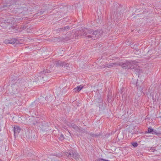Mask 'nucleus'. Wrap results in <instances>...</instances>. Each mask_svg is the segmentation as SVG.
<instances>
[{
	"label": "nucleus",
	"instance_id": "nucleus-21",
	"mask_svg": "<svg viewBox=\"0 0 161 161\" xmlns=\"http://www.w3.org/2000/svg\"><path fill=\"white\" fill-rule=\"evenodd\" d=\"M45 5L48 6V7L46 8H44V9L45 10L52 9L53 7H54V5H50L49 4H45Z\"/></svg>",
	"mask_w": 161,
	"mask_h": 161
},
{
	"label": "nucleus",
	"instance_id": "nucleus-22",
	"mask_svg": "<svg viewBox=\"0 0 161 161\" xmlns=\"http://www.w3.org/2000/svg\"><path fill=\"white\" fill-rule=\"evenodd\" d=\"M90 135L93 137H97L98 136H101V135L100 134H94L93 133H91L90 134Z\"/></svg>",
	"mask_w": 161,
	"mask_h": 161
},
{
	"label": "nucleus",
	"instance_id": "nucleus-41",
	"mask_svg": "<svg viewBox=\"0 0 161 161\" xmlns=\"http://www.w3.org/2000/svg\"><path fill=\"white\" fill-rule=\"evenodd\" d=\"M123 138H124V137L123 136V137H122V139H123Z\"/></svg>",
	"mask_w": 161,
	"mask_h": 161
},
{
	"label": "nucleus",
	"instance_id": "nucleus-14",
	"mask_svg": "<svg viewBox=\"0 0 161 161\" xmlns=\"http://www.w3.org/2000/svg\"><path fill=\"white\" fill-rule=\"evenodd\" d=\"M86 31L87 37L89 38H91L92 39V36H93V34H92L93 31L92 30H87L86 29Z\"/></svg>",
	"mask_w": 161,
	"mask_h": 161
},
{
	"label": "nucleus",
	"instance_id": "nucleus-1",
	"mask_svg": "<svg viewBox=\"0 0 161 161\" xmlns=\"http://www.w3.org/2000/svg\"><path fill=\"white\" fill-rule=\"evenodd\" d=\"M51 72V71L48 69L44 70L39 73L36 77V80L39 81L41 82L44 83L45 81L48 80V77L49 75L48 74Z\"/></svg>",
	"mask_w": 161,
	"mask_h": 161
},
{
	"label": "nucleus",
	"instance_id": "nucleus-20",
	"mask_svg": "<svg viewBox=\"0 0 161 161\" xmlns=\"http://www.w3.org/2000/svg\"><path fill=\"white\" fill-rule=\"evenodd\" d=\"M118 66V62L109 64V68H110L113 67H116Z\"/></svg>",
	"mask_w": 161,
	"mask_h": 161
},
{
	"label": "nucleus",
	"instance_id": "nucleus-34",
	"mask_svg": "<svg viewBox=\"0 0 161 161\" xmlns=\"http://www.w3.org/2000/svg\"><path fill=\"white\" fill-rule=\"evenodd\" d=\"M105 65L106 67H108L109 68V64L106 63H105Z\"/></svg>",
	"mask_w": 161,
	"mask_h": 161
},
{
	"label": "nucleus",
	"instance_id": "nucleus-31",
	"mask_svg": "<svg viewBox=\"0 0 161 161\" xmlns=\"http://www.w3.org/2000/svg\"><path fill=\"white\" fill-rule=\"evenodd\" d=\"M104 159L103 158H99L97 159L95 161H104Z\"/></svg>",
	"mask_w": 161,
	"mask_h": 161
},
{
	"label": "nucleus",
	"instance_id": "nucleus-32",
	"mask_svg": "<svg viewBox=\"0 0 161 161\" xmlns=\"http://www.w3.org/2000/svg\"><path fill=\"white\" fill-rule=\"evenodd\" d=\"M59 31L60 32L64 31L63 28H60L58 29Z\"/></svg>",
	"mask_w": 161,
	"mask_h": 161
},
{
	"label": "nucleus",
	"instance_id": "nucleus-35",
	"mask_svg": "<svg viewBox=\"0 0 161 161\" xmlns=\"http://www.w3.org/2000/svg\"><path fill=\"white\" fill-rule=\"evenodd\" d=\"M43 7L44 8H48V6L45 5V4H43Z\"/></svg>",
	"mask_w": 161,
	"mask_h": 161
},
{
	"label": "nucleus",
	"instance_id": "nucleus-36",
	"mask_svg": "<svg viewBox=\"0 0 161 161\" xmlns=\"http://www.w3.org/2000/svg\"><path fill=\"white\" fill-rule=\"evenodd\" d=\"M121 134H119L118 135V136H117V137L118 138V139L119 140V136L121 135Z\"/></svg>",
	"mask_w": 161,
	"mask_h": 161
},
{
	"label": "nucleus",
	"instance_id": "nucleus-10",
	"mask_svg": "<svg viewBox=\"0 0 161 161\" xmlns=\"http://www.w3.org/2000/svg\"><path fill=\"white\" fill-rule=\"evenodd\" d=\"M137 89L140 91H142L143 89V82L140 80H137L136 84Z\"/></svg>",
	"mask_w": 161,
	"mask_h": 161
},
{
	"label": "nucleus",
	"instance_id": "nucleus-9",
	"mask_svg": "<svg viewBox=\"0 0 161 161\" xmlns=\"http://www.w3.org/2000/svg\"><path fill=\"white\" fill-rule=\"evenodd\" d=\"M15 80V82L16 83L18 82L19 81V83L18 84V85L22 89H23L24 87H25V86L27 85V83L26 81L22 78H19L17 80Z\"/></svg>",
	"mask_w": 161,
	"mask_h": 161
},
{
	"label": "nucleus",
	"instance_id": "nucleus-18",
	"mask_svg": "<svg viewBox=\"0 0 161 161\" xmlns=\"http://www.w3.org/2000/svg\"><path fill=\"white\" fill-rule=\"evenodd\" d=\"M83 87V86L82 85L78 86L77 87L74 89V91L75 92H79L80 91Z\"/></svg>",
	"mask_w": 161,
	"mask_h": 161
},
{
	"label": "nucleus",
	"instance_id": "nucleus-6",
	"mask_svg": "<svg viewBox=\"0 0 161 161\" xmlns=\"http://www.w3.org/2000/svg\"><path fill=\"white\" fill-rule=\"evenodd\" d=\"M19 81L18 82L16 83L15 82V80H12V83L13 84L11 85V88L14 93L20 92L21 91H22V89L18 85V84L19 83Z\"/></svg>",
	"mask_w": 161,
	"mask_h": 161
},
{
	"label": "nucleus",
	"instance_id": "nucleus-30",
	"mask_svg": "<svg viewBox=\"0 0 161 161\" xmlns=\"http://www.w3.org/2000/svg\"><path fill=\"white\" fill-rule=\"evenodd\" d=\"M45 10H44V9H42L40 12H39L38 13H40V14H43Z\"/></svg>",
	"mask_w": 161,
	"mask_h": 161
},
{
	"label": "nucleus",
	"instance_id": "nucleus-5",
	"mask_svg": "<svg viewBox=\"0 0 161 161\" xmlns=\"http://www.w3.org/2000/svg\"><path fill=\"white\" fill-rule=\"evenodd\" d=\"M65 154L69 158H72L76 160L79 159L80 156L75 150H69L68 152L65 153Z\"/></svg>",
	"mask_w": 161,
	"mask_h": 161
},
{
	"label": "nucleus",
	"instance_id": "nucleus-24",
	"mask_svg": "<svg viewBox=\"0 0 161 161\" xmlns=\"http://www.w3.org/2000/svg\"><path fill=\"white\" fill-rule=\"evenodd\" d=\"M63 66H64V67L65 68L68 69H69V64H66L64 62Z\"/></svg>",
	"mask_w": 161,
	"mask_h": 161
},
{
	"label": "nucleus",
	"instance_id": "nucleus-37",
	"mask_svg": "<svg viewBox=\"0 0 161 161\" xmlns=\"http://www.w3.org/2000/svg\"><path fill=\"white\" fill-rule=\"evenodd\" d=\"M102 68H106V66H105V64H103V66H102Z\"/></svg>",
	"mask_w": 161,
	"mask_h": 161
},
{
	"label": "nucleus",
	"instance_id": "nucleus-17",
	"mask_svg": "<svg viewBox=\"0 0 161 161\" xmlns=\"http://www.w3.org/2000/svg\"><path fill=\"white\" fill-rule=\"evenodd\" d=\"M38 102L36 100L34 101L30 105L31 108H34L37 107L38 104Z\"/></svg>",
	"mask_w": 161,
	"mask_h": 161
},
{
	"label": "nucleus",
	"instance_id": "nucleus-19",
	"mask_svg": "<svg viewBox=\"0 0 161 161\" xmlns=\"http://www.w3.org/2000/svg\"><path fill=\"white\" fill-rule=\"evenodd\" d=\"M71 127L75 129V130L77 131H82V130H81L75 124L71 125Z\"/></svg>",
	"mask_w": 161,
	"mask_h": 161
},
{
	"label": "nucleus",
	"instance_id": "nucleus-7",
	"mask_svg": "<svg viewBox=\"0 0 161 161\" xmlns=\"http://www.w3.org/2000/svg\"><path fill=\"white\" fill-rule=\"evenodd\" d=\"M3 3L0 5V12L9 8L11 6V3L8 0H3Z\"/></svg>",
	"mask_w": 161,
	"mask_h": 161
},
{
	"label": "nucleus",
	"instance_id": "nucleus-28",
	"mask_svg": "<svg viewBox=\"0 0 161 161\" xmlns=\"http://www.w3.org/2000/svg\"><path fill=\"white\" fill-rule=\"evenodd\" d=\"M82 36H83L87 37V32L86 30L83 31V33Z\"/></svg>",
	"mask_w": 161,
	"mask_h": 161
},
{
	"label": "nucleus",
	"instance_id": "nucleus-15",
	"mask_svg": "<svg viewBox=\"0 0 161 161\" xmlns=\"http://www.w3.org/2000/svg\"><path fill=\"white\" fill-rule=\"evenodd\" d=\"M17 41V40L16 39L14 38L11 40H6L5 42L7 43L13 44L16 42Z\"/></svg>",
	"mask_w": 161,
	"mask_h": 161
},
{
	"label": "nucleus",
	"instance_id": "nucleus-8",
	"mask_svg": "<svg viewBox=\"0 0 161 161\" xmlns=\"http://www.w3.org/2000/svg\"><path fill=\"white\" fill-rule=\"evenodd\" d=\"M103 33V31L102 30H97L93 31L92 33V34H93V36H91L92 37V39L95 40L101 36Z\"/></svg>",
	"mask_w": 161,
	"mask_h": 161
},
{
	"label": "nucleus",
	"instance_id": "nucleus-12",
	"mask_svg": "<svg viewBox=\"0 0 161 161\" xmlns=\"http://www.w3.org/2000/svg\"><path fill=\"white\" fill-rule=\"evenodd\" d=\"M21 130L20 128L18 126L14 125V136L15 137L17 136Z\"/></svg>",
	"mask_w": 161,
	"mask_h": 161
},
{
	"label": "nucleus",
	"instance_id": "nucleus-11",
	"mask_svg": "<svg viewBox=\"0 0 161 161\" xmlns=\"http://www.w3.org/2000/svg\"><path fill=\"white\" fill-rule=\"evenodd\" d=\"M146 133H150L153 135H158L159 133H157L156 130H154L151 127L148 128L147 131H146Z\"/></svg>",
	"mask_w": 161,
	"mask_h": 161
},
{
	"label": "nucleus",
	"instance_id": "nucleus-25",
	"mask_svg": "<svg viewBox=\"0 0 161 161\" xmlns=\"http://www.w3.org/2000/svg\"><path fill=\"white\" fill-rule=\"evenodd\" d=\"M69 27L68 26H66L63 27V29L64 30V31H67L69 29Z\"/></svg>",
	"mask_w": 161,
	"mask_h": 161
},
{
	"label": "nucleus",
	"instance_id": "nucleus-26",
	"mask_svg": "<svg viewBox=\"0 0 161 161\" xmlns=\"http://www.w3.org/2000/svg\"><path fill=\"white\" fill-rule=\"evenodd\" d=\"M64 137L62 134H61L59 137V139L61 141H63L64 139Z\"/></svg>",
	"mask_w": 161,
	"mask_h": 161
},
{
	"label": "nucleus",
	"instance_id": "nucleus-33",
	"mask_svg": "<svg viewBox=\"0 0 161 161\" xmlns=\"http://www.w3.org/2000/svg\"><path fill=\"white\" fill-rule=\"evenodd\" d=\"M81 34H80V37H81L82 36H83L82 35L83 33V31H81Z\"/></svg>",
	"mask_w": 161,
	"mask_h": 161
},
{
	"label": "nucleus",
	"instance_id": "nucleus-3",
	"mask_svg": "<svg viewBox=\"0 0 161 161\" xmlns=\"http://www.w3.org/2000/svg\"><path fill=\"white\" fill-rule=\"evenodd\" d=\"M114 11H113L112 12H114V18L116 19H120L121 17V14L123 13L124 11L123 8L119 5H118V6L114 5Z\"/></svg>",
	"mask_w": 161,
	"mask_h": 161
},
{
	"label": "nucleus",
	"instance_id": "nucleus-23",
	"mask_svg": "<svg viewBox=\"0 0 161 161\" xmlns=\"http://www.w3.org/2000/svg\"><path fill=\"white\" fill-rule=\"evenodd\" d=\"M62 39H61L60 37H54L53 39V42H59L60 41L62 40Z\"/></svg>",
	"mask_w": 161,
	"mask_h": 161
},
{
	"label": "nucleus",
	"instance_id": "nucleus-4",
	"mask_svg": "<svg viewBox=\"0 0 161 161\" xmlns=\"http://www.w3.org/2000/svg\"><path fill=\"white\" fill-rule=\"evenodd\" d=\"M36 123L37 126L39 127L40 130L42 132H44L50 130L47 123L44 121L36 122Z\"/></svg>",
	"mask_w": 161,
	"mask_h": 161
},
{
	"label": "nucleus",
	"instance_id": "nucleus-27",
	"mask_svg": "<svg viewBox=\"0 0 161 161\" xmlns=\"http://www.w3.org/2000/svg\"><path fill=\"white\" fill-rule=\"evenodd\" d=\"M131 144L134 147H136L138 146L137 143L136 142H133V143H132Z\"/></svg>",
	"mask_w": 161,
	"mask_h": 161
},
{
	"label": "nucleus",
	"instance_id": "nucleus-29",
	"mask_svg": "<svg viewBox=\"0 0 161 161\" xmlns=\"http://www.w3.org/2000/svg\"><path fill=\"white\" fill-rule=\"evenodd\" d=\"M138 131L136 130H134L133 131H131V133L132 135L136 134L137 133Z\"/></svg>",
	"mask_w": 161,
	"mask_h": 161
},
{
	"label": "nucleus",
	"instance_id": "nucleus-38",
	"mask_svg": "<svg viewBox=\"0 0 161 161\" xmlns=\"http://www.w3.org/2000/svg\"><path fill=\"white\" fill-rule=\"evenodd\" d=\"M48 97H45V100H47L48 99Z\"/></svg>",
	"mask_w": 161,
	"mask_h": 161
},
{
	"label": "nucleus",
	"instance_id": "nucleus-2",
	"mask_svg": "<svg viewBox=\"0 0 161 161\" xmlns=\"http://www.w3.org/2000/svg\"><path fill=\"white\" fill-rule=\"evenodd\" d=\"M136 63L135 61H125L122 62H118V66L119 65L121 67L124 69H135L136 70V68L134 67V64Z\"/></svg>",
	"mask_w": 161,
	"mask_h": 161
},
{
	"label": "nucleus",
	"instance_id": "nucleus-39",
	"mask_svg": "<svg viewBox=\"0 0 161 161\" xmlns=\"http://www.w3.org/2000/svg\"><path fill=\"white\" fill-rule=\"evenodd\" d=\"M101 101H102V100H101H101H100V103H101Z\"/></svg>",
	"mask_w": 161,
	"mask_h": 161
},
{
	"label": "nucleus",
	"instance_id": "nucleus-13",
	"mask_svg": "<svg viewBox=\"0 0 161 161\" xmlns=\"http://www.w3.org/2000/svg\"><path fill=\"white\" fill-rule=\"evenodd\" d=\"M54 65L57 67H63L64 65V62L59 60L55 62Z\"/></svg>",
	"mask_w": 161,
	"mask_h": 161
},
{
	"label": "nucleus",
	"instance_id": "nucleus-40",
	"mask_svg": "<svg viewBox=\"0 0 161 161\" xmlns=\"http://www.w3.org/2000/svg\"><path fill=\"white\" fill-rule=\"evenodd\" d=\"M50 71H51V72L52 71V70H52V69H51V70L50 69Z\"/></svg>",
	"mask_w": 161,
	"mask_h": 161
},
{
	"label": "nucleus",
	"instance_id": "nucleus-16",
	"mask_svg": "<svg viewBox=\"0 0 161 161\" xmlns=\"http://www.w3.org/2000/svg\"><path fill=\"white\" fill-rule=\"evenodd\" d=\"M80 33L81 31H76L73 37H75V39H78L80 37V34H81Z\"/></svg>",
	"mask_w": 161,
	"mask_h": 161
}]
</instances>
